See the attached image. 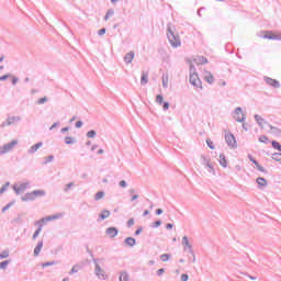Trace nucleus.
I'll return each instance as SVG.
<instances>
[{"mask_svg": "<svg viewBox=\"0 0 281 281\" xmlns=\"http://www.w3.org/2000/svg\"><path fill=\"white\" fill-rule=\"evenodd\" d=\"M167 38L171 47L173 48L181 47V37L179 36V34L175 33L171 24H168L167 26Z\"/></svg>", "mask_w": 281, "mask_h": 281, "instance_id": "1", "label": "nucleus"}, {"mask_svg": "<svg viewBox=\"0 0 281 281\" xmlns=\"http://www.w3.org/2000/svg\"><path fill=\"white\" fill-rule=\"evenodd\" d=\"M189 82L195 89H203V83L201 79L199 78V74H196V67H194L193 64H190V77H189Z\"/></svg>", "mask_w": 281, "mask_h": 281, "instance_id": "2", "label": "nucleus"}, {"mask_svg": "<svg viewBox=\"0 0 281 281\" xmlns=\"http://www.w3.org/2000/svg\"><path fill=\"white\" fill-rule=\"evenodd\" d=\"M92 262L94 263V274L99 280H106V272L100 266L102 259H97L95 257L92 258Z\"/></svg>", "mask_w": 281, "mask_h": 281, "instance_id": "3", "label": "nucleus"}, {"mask_svg": "<svg viewBox=\"0 0 281 281\" xmlns=\"http://www.w3.org/2000/svg\"><path fill=\"white\" fill-rule=\"evenodd\" d=\"M19 146V140L13 139L8 144H4L0 148L2 149L3 155H8V153H12L14 150V147Z\"/></svg>", "mask_w": 281, "mask_h": 281, "instance_id": "4", "label": "nucleus"}, {"mask_svg": "<svg viewBox=\"0 0 281 281\" xmlns=\"http://www.w3.org/2000/svg\"><path fill=\"white\" fill-rule=\"evenodd\" d=\"M13 190L15 194H23L25 190H30V181L22 182L20 184H13Z\"/></svg>", "mask_w": 281, "mask_h": 281, "instance_id": "5", "label": "nucleus"}, {"mask_svg": "<svg viewBox=\"0 0 281 281\" xmlns=\"http://www.w3.org/2000/svg\"><path fill=\"white\" fill-rule=\"evenodd\" d=\"M233 117L236 120V122L243 123L247 117L245 116V113H243V108L238 106L233 112Z\"/></svg>", "mask_w": 281, "mask_h": 281, "instance_id": "6", "label": "nucleus"}, {"mask_svg": "<svg viewBox=\"0 0 281 281\" xmlns=\"http://www.w3.org/2000/svg\"><path fill=\"white\" fill-rule=\"evenodd\" d=\"M21 122V116H8L5 122L1 123V128H5V126H12L13 124H19Z\"/></svg>", "mask_w": 281, "mask_h": 281, "instance_id": "7", "label": "nucleus"}, {"mask_svg": "<svg viewBox=\"0 0 281 281\" xmlns=\"http://www.w3.org/2000/svg\"><path fill=\"white\" fill-rule=\"evenodd\" d=\"M225 142L227 146H231V148H237L238 144L236 143V137L232 133L225 134Z\"/></svg>", "mask_w": 281, "mask_h": 281, "instance_id": "8", "label": "nucleus"}, {"mask_svg": "<svg viewBox=\"0 0 281 281\" xmlns=\"http://www.w3.org/2000/svg\"><path fill=\"white\" fill-rule=\"evenodd\" d=\"M182 247L184 248V251H189L191 256H194V250L192 249V244H190V240L188 239V236L182 237Z\"/></svg>", "mask_w": 281, "mask_h": 281, "instance_id": "9", "label": "nucleus"}, {"mask_svg": "<svg viewBox=\"0 0 281 281\" xmlns=\"http://www.w3.org/2000/svg\"><path fill=\"white\" fill-rule=\"evenodd\" d=\"M263 80L266 83L269 85V87H273L274 89H280V81L273 78L263 77Z\"/></svg>", "mask_w": 281, "mask_h": 281, "instance_id": "10", "label": "nucleus"}, {"mask_svg": "<svg viewBox=\"0 0 281 281\" xmlns=\"http://www.w3.org/2000/svg\"><path fill=\"white\" fill-rule=\"evenodd\" d=\"M134 59H135V52L133 50L125 54V56L123 57L125 65H131V63H133Z\"/></svg>", "mask_w": 281, "mask_h": 281, "instance_id": "11", "label": "nucleus"}, {"mask_svg": "<svg viewBox=\"0 0 281 281\" xmlns=\"http://www.w3.org/2000/svg\"><path fill=\"white\" fill-rule=\"evenodd\" d=\"M105 234L110 236V238H115V236L120 234V231L117 229V227H109L105 229Z\"/></svg>", "mask_w": 281, "mask_h": 281, "instance_id": "12", "label": "nucleus"}, {"mask_svg": "<svg viewBox=\"0 0 281 281\" xmlns=\"http://www.w3.org/2000/svg\"><path fill=\"white\" fill-rule=\"evenodd\" d=\"M255 121L260 126V128H265V124L266 126H269V122L265 121V119L258 114H255Z\"/></svg>", "mask_w": 281, "mask_h": 281, "instance_id": "13", "label": "nucleus"}, {"mask_svg": "<svg viewBox=\"0 0 281 281\" xmlns=\"http://www.w3.org/2000/svg\"><path fill=\"white\" fill-rule=\"evenodd\" d=\"M38 148H43V142H40L33 146L30 147L29 149V155H34L38 150Z\"/></svg>", "mask_w": 281, "mask_h": 281, "instance_id": "14", "label": "nucleus"}, {"mask_svg": "<svg viewBox=\"0 0 281 281\" xmlns=\"http://www.w3.org/2000/svg\"><path fill=\"white\" fill-rule=\"evenodd\" d=\"M63 216H65V214L63 213H57L55 215H49L45 217L46 223H49V221H58V218H63Z\"/></svg>", "mask_w": 281, "mask_h": 281, "instance_id": "15", "label": "nucleus"}, {"mask_svg": "<svg viewBox=\"0 0 281 281\" xmlns=\"http://www.w3.org/2000/svg\"><path fill=\"white\" fill-rule=\"evenodd\" d=\"M21 201H23L24 203H27V201H35L34 199V193L33 192H27L25 193L22 198Z\"/></svg>", "mask_w": 281, "mask_h": 281, "instance_id": "16", "label": "nucleus"}, {"mask_svg": "<svg viewBox=\"0 0 281 281\" xmlns=\"http://www.w3.org/2000/svg\"><path fill=\"white\" fill-rule=\"evenodd\" d=\"M140 85L144 87L148 85V71L143 70L142 71V77H140Z\"/></svg>", "mask_w": 281, "mask_h": 281, "instance_id": "17", "label": "nucleus"}, {"mask_svg": "<svg viewBox=\"0 0 281 281\" xmlns=\"http://www.w3.org/2000/svg\"><path fill=\"white\" fill-rule=\"evenodd\" d=\"M124 244L127 245V247H135V245H137V240L133 237H127L125 238Z\"/></svg>", "mask_w": 281, "mask_h": 281, "instance_id": "18", "label": "nucleus"}, {"mask_svg": "<svg viewBox=\"0 0 281 281\" xmlns=\"http://www.w3.org/2000/svg\"><path fill=\"white\" fill-rule=\"evenodd\" d=\"M119 281H131V277L128 276V272L126 271H121Z\"/></svg>", "mask_w": 281, "mask_h": 281, "instance_id": "19", "label": "nucleus"}, {"mask_svg": "<svg viewBox=\"0 0 281 281\" xmlns=\"http://www.w3.org/2000/svg\"><path fill=\"white\" fill-rule=\"evenodd\" d=\"M111 216V211L109 210H103L101 214L99 215V221H104Z\"/></svg>", "mask_w": 281, "mask_h": 281, "instance_id": "20", "label": "nucleus"}, {"mask_svg": "<svg viewBox=\"0 0 281 281\" xmlns=\"http://www.w3.org/2000/svg\"><path fill=\"white\" fill-rule=\"evenodd\" d=\"M195 65H207V58L199 56L194 59Z\"/></svg>", "mask_w": 281, "mask_h": 281, "instance_id": "21", "label": "nucleus"}, {"mask_svg": "<svg viewBox=\"0 0 281 281\" xmlns=\"http://www.w3.org/2000/svg\"><path fill=\"white\" fill-rule=\"evenodd\" d=\"M201 162L202 166H204V168H206L207 166H210L212 164V161L210 160V157L202 155L201 156Z\"/></svg>", "mask_w": 281, "mask_h": 281, "instance_id": "22", "label": "nucleus"}, {"mask_svg": "<svg viewBox=\"0 0 281 281\" xmlns=\"http://www.w3.org/2000/svg\"><path fill=\"white\" fill-rule=\"evenodd\" d=\"M33 192V198L36 200L40 196H45L46 192L45 190H34Z\"/></svg>", "mask_w": 281, "mask_h": 281, "instance_id": "23", "label": "nucleus"}, {"mask_svg": "<svg viewBox=\"0 0 281 281\" xmlns=\"http://www.w3.org/2000/svg\"><path fill=\"white\" fill-rule=\"evenodd\" d=\"M41 249H43V240H40L37 246L34 248V256H40Z\"/></svg>", "mask_w": 281, "mask_h": 281, "instance_id": "24", "label": "nucleus"}, {"mask_svg": "<svg viewBox=\"0 0 281 281\" xmlns=\"http://www.w3.org/2000/svg\"><path fill=\"white\" fill-rule=\"evenodd\" d=\"M256 181H257L259 188H267V179L259 177V178H257Z\"/></svg>", "mask_w": 281, "mask_h": 281, "instance_id": "25", "label": "nucleus"}, {"mask_svg": "<svg viewBox=\"0 0 281 281\" xmlns=\"http://www.w3.org/2000/svg\"><path fill=\"white\" fill-rule=\"evenodd\" d=\"M204 80H206L209 85H214V76L212 75V72H206Z\"/></svg>", "mask_w": 281, "mask_h": 281, "instance_id": "26", "label": "nucleus"}, {"mask_svg": "<svg viewBox=\"0 0 281 281\" xmlns=\"http://www.w3.org/2000/svg\"><path fill=\"white\" fill-rule=\"evenodd\" d=\"M220 165L222 168H227V159L225 158L224 154L220 155Z\"/></svg>", "mask_w": 281, "mask_h": 281, "instance_id": "27", "label": "nucleus"}, {"mask_svg": "<svg viewBox=\"0 0 281 281\" xmlns=\"http://www.w3.org/2000/svg\"><path fill=\"white\" fill-rule=\"evenodd\" d=\"M77 140L75 137H71V136H66L65 137V144H67V146L71 145V144H76Z\"/></svg>", "mask_w": 281, "mask_h": 281, "instance_id": "28", "label": "nucleus"}, {"mask_svg": "<svg viewBox=\"0 0 281 281\" xmlns=\"http://www.w3.org/2000/svg\"><path fill=\"white\" fill-rule=\"evenodd\" d=\"M113 14H115V11L113 9H109L105 13L104 21H109Z\"/></svg>", "mask_w": 281, "mask_h": 281, "instance_id": "29", "label": "nucleus"}, {"mask_svg": "<svg viewBox=\"0 0 281 281\" xmlns=\"http://www.w3.org/2000/svg\"><path fill=\"white\" fill-rule=\"evenodd\" d=\"M170 258H172V256L169 255V254H162V255H160V260H161L162 262H168V261L170 260Z\"/></svg>", "mask_w": 281, "mask_h": 281, "instance_id": "30", "label": "nucleus"}, {"mask_svg": "<svg viewBox=\"0 0 281 281\" xmlns=\"http://www.w3.org/2000/svg\"><path fill=\"white\" fill-rule=\"evenodd\" d=\"M102 199H104V191L97 192L94 195V201H100Z\"/></svg>", "mask_w": 281, "mask_h": 281, "instance_id": "31", "label": "nucleus"}, {"mask_svg": "<svg viewBox=\"0 0 281 281\" xmlns=\"http://www.w3.org/2000/svg\"><path fill=\"white\" fill-rule=\"evenodd\" d=\"M206 168H207V172H210V175H213V177H216V170H214V165H212V162Z\"/></svg>", "mask_w": 281, "mask_h": 281, "instance_id": "32", "label": "nucleus"}, {"mask_svg": "<svg viewBox=\"0 0 281 281\" xmlns=\"http://www.w3.org/2000/svg\"><path fill=\"white\" fill-rule=\"evenodd\" d=\"M272 148H274V150H279V153H281V145L277 142V140H272Z\"/></svg>", "mask_w": 281, "mask_h": 281, "instance_id": "33", "label": "nucleus"}, {"mask_svg": "<svg viewBox=\"0 0 281 281\" xmlns=\"http://www.w3.org/2000/svg\"><path fill=\"white\" fill-rule=\"evenodd\" d=\"M95 135H98V133H95V131L91 130L89 131L86 136L88 137V139H93V137H95Z\"/></svg>", "mask_w": 281, "mask_h": 281, "instance_id": "34", "label": "nucleus"}, {"mask_svg": "<svg viewBox=\"0 0 281 281\" xmlns=\"http://www.w3.org/2000/svg\"><path fill=\"white\" fill-rule=\"evenodd\" d=\"M162 87L164 89H168V75L162 76Z\"/></svg>", "mask_w": 281, "mask_h": 281, "instance_id": "35", "label": "nucleus"}, {"mask_svg": "<svg viewBox=\"0 0 281 281\" xmlns=\"http://www.w3.org/2000/svg\"><path fill=\"white\" fill-rule=\"evenodd\" d=\"M47 222V220H45V217H43L42 220L40 221H36L35 222V225H38V227H41V231H43V224Z\"/></svg>", "mask_w": 281, "mask_h": 281, "instance_id": "36", "label": "nucleus"}, {"mask_svg": "<svg viewBox=\"0 0 281 281\" xmlns=\"http://www.w3.org/2000/svg\"><path fill=\"white\" fill-rule=\"evenodd\" d=\"M272 159L274 161H281V153H274L272 154Z\"/></svg>", "mask_w": 281, "mask_h": 281, "instance_id": "37", "label": "nucleus"}, {"mask_svg": "<svg viewBox=\"0 0 281 281\" xmlns=\"http://www.w3.org/2000/svg\"><path fill=\"white\" fill-rule=\"evenodd\" d=\"M8 265H10V261L9 260H4L2 262H0V269H8Z\"/></svg>", "mask_w": 281, "mask_h": 281, "instance_id": "38", "label": "nucleus"}, {"mask_svg": "<svg viewBox=\"0 0 281 281\" xmlns=\"http://www.w3.org/2000/svg\"><path fill=\"white\" fill-rule=\"evenodd\" d=\"M75 183L70 182L64 187V192H69L74 188Z\"/></svg>", "mask_w": 281, "mask_h": 281, "instance_id": "39", "label": "nucleus"}, {"mask_svg": "<svg viewBox=\"0 0 281 281\" xmlns=\"http://www.w3.org/2000/svg\"><path fill=\"white\" fill-rule=\"evenodd\" d=\"M52 161H54V155H49L48 157H46L43 164L44 166H46V164H52Z\"/></svg>", "mask_w": 281, "mask_h": 281, "instance_id": "40", "label": "nucleus"}, {"mask_svg": "<svg viewBox=\"0 0 281 281\" xmlns=\"http://www.w3.org/2000/svg\"><path fill=\"white\" fill-rule=\"evenodd\" d=\"M54 265H56V261H47L42 263V267L45 269V267H54Z\"/></svg>", "mask_w": 281, "mask_h": 281, "instance_id": "41", "label": "nucleus"}, {"mask_svg": "<svg viewBox=\"0 0 281 281\" xmlns=\"http://www.w3.org/2000/svg\"><path fill=\"white\" fill-rule=\"evenodd\" d=\"M10 257V252L8 250H4L0 254V259L3 260V258H9Z\"/></svg>", "mask_w": 281, "mask_h": 281, "instance_id": "42", "label": "nucleus"}, {"mask_svg": "<svg viewBox=\"0 0 281 281\" xmlns=\"http://www.w3.org/2000/svg\"><path fill=\"white\" fill-rule=\"evenodd\" d=\"M41 232H43V231H41V227H38V228L34 232L33 237H32L33 240H36V238H38Z\"/></svg>", "mask_w": 281, "mask_h": 281, "instance_id": "43", "label": "nucleus"}, {"mask_svg": "<svg viewBox=\"0 0 281 281\" xmlns=\"http://www.w3.org/2000/svg\"><path fill=\"white\" fill-rule=\"evenodd\" d=\"M259 142H260L261 144H267V142H269V137H267L266 135H261V136L259 137Z\"/></svg>", "mask_w": 281, "mask_h": 281, "instance_id": "44", "label": "nucleus"}, {"mask_svg": "<svg viewBox=\"0 0 281 281\" xmlns=\"http://www.w3.org/2000/svg\"><path fill=\"white\" fill-rule=\"evenodd\" d=\"M156 102H157V104H164V95L158 94V95L156 97Z\"/></svg>", "mask_w": 281, "mask_h": 281, "instance_id": "45", "label": "nucleus"}, {"mask_svg": "<svg viewBox=\"0 0 281 281\" xmlns=\"http://www.w3.org/2000/svg\"><path fill=\"white\" fill-rule=\"evenodd\" d=\"M160 226H161V221L160 220H158V221H156L151 224L153 229H157V227H160Z\"/></svg>", "mask_w": 281, "mask_h": 281, "instance_id": "46", "label": "nucleus"}, {"mask_svg": "<svg viewBox=\"0 0 281 281\" xmlns=\"http://www.w3.org/2000/svg\"><path fill=\"white\" fill-rule=\"evenodd\" d=\"M10 186V182H7L5 184H3L1 188H0V194H3V192H5V190H8V187Z\"/></svg>", "mask_w": 281, "mask_h": 281, "instance_id": "47", "label": "nucleus"}, {"mask_svg": "<svg viewBox=\"0 0 281 281\" xmlns=\"http://www.w3.org/2000/svg\"><path fill=\"white\" fill-rule=\"evenodd\" d=\"M164 273H166V269L160 268L157 270L156 276H158V278H161V276H164Z\"/></svg>", "mask_w": 281, "mask_h": 281, "instance_id": "48", "label": "nucleus"}, {"mask_svg": "<svg viewBox=\"0 0 281 281\" xmlns=\"http://www.w3.org/2000/svg\"><path fill=\"white\" fill-rule=\"evenodd\" d=\"M12 205H14V202H9L4 207H2V212H3V213H4V212H8V210H9Z\"/></svg>", "mask_w": 281, "mask_h": 281, "instance_id": "49", "label": "nucleus"}, {"mask_svg": "<svg viewBox=\"0 0 281 281\" xmlns=\"http://www.w3.org/2000/svg\"><path fill=\"white\" fill-rule=\"evenodd\" d=\"M170 109V103L168 101L162 102V111H168Z\"/></svg>", "mask_w": 281, "mask_h": 281, "instance_id": "50", "label": "nucleus"}, {"mask_svg": "<svg viewBox=\"0 0 281 281\" xmlns=\"http://www.w3.org/2000/svg\"><path fill=\"white\" fill-rule=\"evenodd\" d=\"M206 145L209 146V148H211V150H214V143L210 139H206Z\"/></svg>", "mask_w": 281, "mask_h": 281, "instance_id": "51", "label": "nucleus"}, {"mask_svg": "<svg viewBox=\"0 0 281 281\" xmlns=\"http://www.w3.org/2000/svg\"><path fill=\"white\" fill-rule=\"evenodd\" d=\"M45 102H47V97H43L37 100V104H45Z\"/></svg>", "mask_w": 281, "mask_h": 281, "instance_id": "52", "label": "nucleus"}, {"mask_svg": "<svg viewBox=\"0 0 281 281\" xmlns=\"http://www.w3.org/2000/svg\"><path fill=\"white\" fill-rule=\"evenodd\" d=\"M120 188H127L128 183H126V180H121L119 182Z\"/></svg>", "mask_w": 281, "mask_h": 281, "instance_id": "53", "label": "nucleus"}, {"mask_svg": "<svg viewBox=\"0 0 281 281\" xmlns=\"http://www.w3.org/2000/svg\"><path fill=\"white\" fill-rule=\"evenodd\" d=\"M257 170H259V172H267V169H265V167H262V165H257L256 166Z\"/></svg>", "mask_w": 281, "mask_h": 281, "instance_id": "54", "label": "nucleus"}, {"mask_svg": "<svg viewBox=\"0 0 281 281\" xmlns=\"http://www.w3.org/2000/svg\"><path fill=\"white\" fill-rule=\"evenodd\" d=\"M262 38H268V41H274V38H277V37H274L273 34H271V35L266 34L262 36Z\"/></svg>", "mask_w": 281, "mask_h": 281, "instance_id": "55", "label": "nucleus"}, {"mask_svg": "<svg viewBox=\"0 0 281 281\" xmlns=\"http://www.w3.org/2000/svg\"><path fill=\"white\" fill-rule=\"evenodd\" d=\"M133 225H135V220L134 218H130L127 221V227H133Z\"/></svg>", "mask_w": 281, "mask_h": 281, "instance_id": "56", "label": "nucleus"}, {"mask_svg": "<svg viewBox=\"0 0 281 281\" xmlns=\"http://www.w3.org/2000/svg\"><path fill=\"white\" fill-rule=\"evenodd\" d=\"M12 75H10V74H7V75H4V76H1L0 77V81H3V80H8V78H10Z\"/></svg>", "mask_w": 281, "mask_h": 281, "instance_id": "57", "label": "nucleus"}, {"mask_svg": "<svg viewBox=\"0 0 281 281\" xmlns=\"http://www.w3.org/2000/svg\"><path fill=\"white\" fill-rule=\"evenodd\" d=\"M78 266H74L71 270L69 271V274L72 276V273H78V269H76Z\"/></svg>", "mask_w": 281, "mask_h": 281, "instance_id": "58", "label": "nucleus"}, {"mask_svg": "<svg viewBox=\"0 0 281 281\" xmlns=\"http://www.w3.org/2000/svg\"><path fill=\"white\" fill-rule=\"evenodd\" d=\"M99 36H104V34H106V29H101L98 32Z\"/></svg>", "mask_w": 281, "mask_h": 281, "instance_id": "59", "label": "nucleus"}, {"mask_svg": "<svg viewBox=\"0 0 281 281\" xmlns=\"http://www.w3.org/2000/svg\"><path fill=\"white\" fill-rule=\"evenodd\" d=\"M144 232V228L139 227L135 231V236H139Z\"/></svg>", "mask_w": 281, "mask_h": 281, "instance_id": "60", "label": "nucleus"}, {"mask_svg": "<svg viewBox=\"0 0 281 281\" xmlns=\"http://www.w3.org/2000/svg\"><path fill=\"white\" fill-rule=\"evenodd\" d=\"M189 276L188 274H181V281H188L189 280Z\"/></svg>", "mask_w": 281, "mask_h": 281, "instance_id": "61", "label": "nucleus"}, {"mask_svg": "<svg viewBox=\"0 0 281 281\" xmlns=\"http://www.w3.org/2000/svg\"><path fill=\"white\" fill-rule=\"evenodd\" d=\"M274 41H281V33L273 34Z\"/></svg>", "mask_w": 281, "mask_h": 281, "instance_id": "62", "label": "nucleus"}, {"mask_svg": "<svg viewBox=\"0 0 281 281\" xmlns=\"http://www.w3.org/2000/svg\"><path fill=\"white\" fill-rule=\"evenodd\" d=\"M76 128H82V121H78L76 124H75Z\"/></svg>", "mask_w": 281, "mask_h": 281, "instance_id": "63", "label": "nucleus"}, {"mask_svg": "<svg viewBox=\"0 0 281 281\" xmlns=\"http://www.w3.org/2000/svg\"><path fill=\"white\" fill-rule=\"evenodd\" d=\"M160 214H164V210L157 209V210H156V215H157V216H160Z\"/></svg>", "mask_w": 281, "mask_h": 281, "instance_id": "64", "label": "nucleus"}]
</instances>
